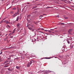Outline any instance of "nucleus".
<instances>
[{
  "label": "nucleus",
  "mask_w": 74,
  "mask_h": 74,
  "mask_svg": "<svg viewBox=\"0 0 74 74\" xmlns=\"http://www.w3.org/2000/svg\"><path fill=\"white\" fill-rule=\"evenodd\" d=\"M21 26V23H18L17 24V26L18 27V29H19L20 28V27Z\"/></svg>",
  "instance_id": "1"
},
{
  "label": "nucleus",
  "mask_w": 74,
  "mask_h": 74,
  "mask_svg": "<svg viewBox=\"0 0 74 74\" xmlns=\"http://www.w3.org/2000/svg\"><path fill=\"white\" fill-rule=\"evenodd\" d=\"M4 22L7 24H11V23L8 22V21L7 20L5 21Z\"/></svg>",
  "instance_id": "2"
},
{
  "label": "nucleus",
  "mask_w": 74,
  "mask_h": 74,
  "mask_svg": "<svg viewBox=\"0 0 74 74\" xmlns=\"http://www.w3.org/2000/svg\"><path fill=\"white\" fill-rule=\"evenodd\" d=\"M51 72H52V71H45V73H46V74H48L49 73H51Z\"/></svg>",
  "instance_id": "3"
},
{
  "label": "nucleus",
  "mask_w": 74,
  "mask_h": 74,
  "mask_svg": "<svg viewBox=\"0 0 74 74\" xmlns=\"http://www.w3.org/2000/svg\"><path fill=\"white\" fill-rule=\"evenodd\" d=\"M31 64H32L31 63H29L27 64V67H30V65H31Z\"/></svg>",
  "instance_id": "4"
},
{
  "label": "nucleus",
  "mask_w": 74,
  "mask_h": 74,
  "mask_svg": "<svg viewBox=\"0 0 74 74\" xmlns=\"http://www.w3.org/2000/svg\"><path fill=\"white\" fill-rule=\"evenodd\" d=\"M17 15H16V13H15L13 15H12L13 17H15V16H16Z\"/></svg>",
  "instance_id": "5"
},
{
  "label": "nucleus",
  "mask_w": 74,
  "mask_h": 74,
  "mask_svg": "<svg viewBox=\"0 0 74 74\" xmlns=\"http://www.w3.org/2000/svg\"><path fill=\"white\" fill-rule=\"evenodd\" d=\"M15 30H16V29L15 28L14 30H13V32H12V34H14V33H15Z\"/></svg>",
  "instance_id": "6"
},
{
  "label": "nucleus",
  "mask_w": 74,
  "mask_h": 74,
  "mask_svg": "<svg viewBox=\"0 0 74 74\" xmlns=\"http://www.w3.org/2000/svg\"><path fill=\"white\" fill-rule=\"evenodd\" d=\"M19 20V16H18L17 17L16 20V21L17 22H18V20Z\"/></svg>",
  "instance_id": "7"
},
{
  "label": "nucleus",
  "mask_w": 74,
  "mask_h": 74,
  "mask_svg": "<svg viewBox=\"0 0 74 74\" xmlns=\"http://www.w3.org/2000/svg\"><path fill=\"white\" fill-rule=\"evenodd\" d=\"M8 70H9V71H12V69H10V68H8Z\"/></svg>",
  "instance_id": "8"
},
{
  "label": "nucleus",
  "mask_w": 74,
  "mask_h": 74,
  "mask_svg": "<svg viewBox=\"0 0 74 74\" xmlns=\"http://www.w3.org/2000/svg\"><path fill=\"white\" fill-rule=\"evenodd\" d=\"M12 33H10L9 34V36H12Z\"/></svg>",
  "instance_id": "9"
},
{
  "label": "nucleus",
  "mask_w": 74,
  "mask_h": 74,
  "mask_svg": "<svg viewBox=\"0 0 74 74\" xmlns=\"http://www.w3.org/2000/svg\"><path fill=\"white\" fill-rule=\"evenodd\" d=\"M32 63H34V61L32 60V61H30V63H31V64H32Z\"/></svg>",
  "instance_id": "10"
},
{
  "label": "nucleus",
  "mask_w": 74,
  "mask_h": 74,
  "mask_svg": "<svg viewBox=\"0 0 74 74\" xmlns=\"http://www.w3.org/2000/svg\"><path fill=\"white\" fill-rule=\"evenodd\" d=\"M28 29L31 30H32V28L31 27H28Z\"/></svg>",
  "instance_id": "11"
},
{
  "label": "nucleus",
  "mask_w": 74,
  "mask_h": 74,
  "mask_svg": "<svg viewBox=\"0 0 74 74\" xmlns=\"http://www.w3.org/2000/svg\"><path fill=\"white\" fill-rule=\"evenodd\" d=\"M67 42L68 43V44H70V41L69 40H67Z\"/></svg>",
  "instance_id": "12"
},
{
  "label": "nucleus",
  "mask_w": 74,
  "mask_h": 74,
  "mask_svg": "<svg viewBox=\"0 0 74 74\" xmlns=\"http://www.w3.org/2000/svg\"><path fill=\"white\" fill-rule=\"evenodd\" d=\"M7 26L8 27H9L10 28V27H10V25H7Z\"/></svg>",
  "instance_id": "13"
},
{
  "label": "nucleus",
  "mask_w": 74,
  "mask_h": 74,
  "mask_svg": "<svg viewBox=\"0 0 74 74\" xmlns=\"http://www.w3.org/2000/svg\"><path fill=\"white\" fill-rule=\"evenodd\" d=\"M16 68L17 69H19L20 68L18 66H16Z\"/></svg>",
  "instance_id": "14"
},
{
  "label": "nucleus",
  "mask_w": 74,
  "mask_h": 74,
  "mask_svg": "<svg viewBox=\"0 0 74 74\" xmlns=\"http://www.w3.org/2000/svg\"><path fill=\"white\" fill-rule=\"evenodd\" d=\"M8 36H7L5 38L6 39V40H8Z\"/></svg>",
  "instance_id": "15"
},
{
  "label": "nucleus",
  "mask_w": 74,
  "mask_h": 74,
  "mask_svg": "<svg viewBox=\"0 0 74 74\" xmlns=\"http://www.w3.org/2000/svg\"><path fill=\"white\" fill-rule=\"evenodd\" d=\"M19 14V10L18 11L16 14Z\"/></svg>",
  "instance_id": "16"
},
{
  "label": "nucleus",
  "mask_w": 74,
  "mask_h": 74,
  "mask_svg": "<svg viewBox=\"0 0 74 74\" xmlns=\"http://www.w3.org/2000/svg\"><path fill=\"white\" fill-rule=\"evenodd\" d=\"M10 13L11 14H14V13H13V12H10Z\"/></svg>",
  "instance_id": "17"
},
{
  "label": "nucleus",
  "mask_w": 74,
  "mask_h": 74,
  "mask_svg": "<svg viewBox=\"0 0 74 74\" xmlns=\"http://www.w3.org/2000/svg\"><path fill=\"white\" fill-rule=\"evenodd\" d=\"M49 33H51V30H48Z\"/></svg>",
  "instance_id": "18"
},
{
  "label": "nucleus",
  "mask_w": 74,
  "mask_h": 74,
  "mask_svg": "<svg viewBox=\"0 0 74 74\" xmlns=\"http://www.w3.org/2000/svg\"><path fill=\"white\" fill-rule=\"evenodd\" d=\"M52 7H47L46 8H51Z\"/></svg>",
  "instance_id": "19"
},
{
  "label": "nucleus",
  "mask_w": 74,
  "mask_h": 74,
  "mask_svg": "<svg viewBox=\"0 0 74 74\" xmlns=\"http://www.w3.org/2000/svg\"><path fill=\"white\" fill-rule=\"evenodd\" d=\"M41 30H44V28H42L41 29Z\"/></svg>",
  "instance_id": "20"
},
{
  "label": "nucleus",
  "mask_w": 74,
  "mask_h": 74,
  "mask_svg": "<svg viewBox=\"0 0 74 74\" xmlns=\"http://www.w3.org/2000/svg\"><path fill=\"white\" fill-rule=\"evenodd\" d=\"M3 21H1V22H0V23H3Z\"/></svg>",
  "instance_id": "21"
},
{
  "label": "nucleus",
  "mask_w": 74,
  "mask_h": 74,
  "mask_svg": "<svg viewBox=\"0 0 74 74\" xmlns=\"http://www.w3.org/2000/svg\"><path fill=\"white\" fill-rule=\"evenodd\" d=\"M1 34H2L1 32H0V36H1Z\"/></svg>",
  "instance_id": "22"
},
{
  "label": "nucleus",
  "mask_w": 74,
  "mask_h": 74,
  "mask_svg": "<svg viewBox=\"0 0 74 74\" xmlns=\"http://www.w3.org/2000/svg\"><path fill=\"white\" fill-rule=\"evenodd\" d=\"M44 31H45V32H47V31H48V30H44Z\"/></svg>",
  "instance_id": "23"
},
{
  "label": "nucleus",
  "mask_w": 74,
  "mask_h": 74,
  "mask_svg": "<svg viewBox=\"0 0 74 74\" xmlns=\"http://www.w3.org/2000/svg\"><path fill=\"white\" fill-rule=\"evenodd\" d=\"M6 39H5H5H4V41H6Z\"/></svg>",
  "instance_id": "24"
},
{
  "label": "nucleus",
  "mask_w": 74,
  "mask_h": 74,
  "mask_svg": "<svg viewBox=\"0 0 74 74\" xmlns=\"http://www.w3.org/2000/svg\"><path fill=\"white\" fill-rule=\"evenodd\" d=\"M2 53V52H1V53H0V54L1 55Z\"/></svg>",
  "instance_id": "25"
},
{
  "label": "nucleus",
  "mask_w": 74,
  "mask_h": 74,
  "mask_svg": "<svg viewBox=\"0 0 74 74\" xmlns=\"http://www.w3.org/2000/svg\"><path fill=\"white\" fill-rule=\"evenodd\" d=\"M13 37V36H11L10 37V38H12Z\"/></svg>",
  "instance_id": "26"
},
{
  "label": "nucleus",
  "mask_w": 74,
  "mask_h": 74,
  "mask_svg": "<svg viewBox=\"0 0 74 74\" xmlns=\"http://www.w3.org/2000/svg\"><path fill=\"white\" fill-rule=\"evenodd\" d=\"M70 30H71V29H70V30H69V32H70Z\"/></svg>",
  "instance_id": "27"
},
{
  "label": "nucleus",
  "mask_w": 74,
  "mask_h": 74,
  "mask_svg": "<svg viewBox=\"0 0 74 74\" xmlns=\"http://www.w3.org/2000/svg\"><path fill=\"white\" fill-rule=\"evenodd\" d=\"M11 56H9V58H10V59H11Z\"/></svg>",
  "instance_id": "28"
},
{
  "label": "nucleus",
  "mask_w": 74,
  "mask_h": 74,
  "mask_svg": "<svg viewBox=\"0 0 74 74\" xmlns=\"http://www.w3.org/2000/svg\"><path fill=\"white\" fill-rule=\"evenodd\" d=\"M43 15H46V14H43Z\"/></svg>",
  "instance_id": "29"
},
{
  "label": "nucleus",
  "mask_w": 74,
  "mask_h": 74,
  "mask_svg": "<svg viewBox=\"0 0 74 74\" xmlns=\"http://www.w3.org/2000/svg\"><path fill=\"white\" fill-rule=\"evenodd\" d=\"M50 30H52V31H53V29H50Z\"/></svg>",
  "instance_id": "30"
},
{
  "label": "nucleus",
  "mask_w": 74,
  "mask_h": 74,
  "mask_svg": "<svg viewBox=\"0 0 74 74\" xmlns=\"http://www.w3.org/2000/svg\"><path fill=\"white\" fill-rule=\"evenodd\" d=\"M27 4H29V3H27Z\"/></svg>",
  "instance_id": "31"
},
{
  "label": "nucleus",
  "mask_w": 74,
  "mask_h": 74,
  "mask_svg": "<svg viewBox=\"0 0 74 74\" xmlns=\"http://www.w3.org/2000/svg\"><path fill=\"white\" fill-rule=\"evenodd\" d=\"M40 16H42V17H43V15H41Z\"/></svg>",
  "instance_id": "32"
},
{
  "label": "nucleus",
  "mask_w": 74,
  "mask_h": 74,
  "mask_svg": "<svg viewBox=\"0 0 74 74\" xmlns=\"http://www.w3.org/2000/svg\"><path fill=\"white\" fill-rule=\"evenodd\" d=\"M11 24L12 25H13V24H12V22Z\"/></svg>",
  "instance_id": "33"
},
{
  "label": "nucleus",
  "mask_w": 74,
  "mask_h": 74,
  "mask_svg": "<svg viewBox=\"0 0 74 74\" xmlns=\"http://www.w3.org/2000/svg\"><path fill=\"white\" fill-rule=\"evenodd\" d=\"M7 62H6V61H5L4 63H7Z\"/></svg>",
  "instance_id": "34"
},
{
  "label": "nucleus",
  "mask_w": 74,
  "mask_h": 74,
  "mask_svg": "<svg viewBox=\"0 0 74 74\" xmlns=\"http://www.w3.org/2000/svg\"><path fill=\"white\" fill-rule=\"evenodd\" d=\"M38 30H40V28H39L38 29Z\"/></svg>",
  "instance_id": "35"
},
{
  "label": "nucleus",
  "mask_w": 74,
  "mask_h": 74,
  "mask_svg": "<svg viewBox=\"0 0 74 74\" xmlns=\"http://www.w3.org/2000/svg\"><path fill=\"white\" fill-rule=\"evenodd\" d=\"M32 32H34V29H32Z\"/></svg>",
  "instance_id": "36"
},
{
  "label": "nucleus",
  "mask_w": 74,
  "mask_h": 74,
  "mask_svg": "<svg viewBox=\"0 0 74 74\" xmlns=\"http://www.w3.org/2000/svg\"><path fill=\"white\" fill-rule=\"evenodd\" d=\"M7 35H8V34H6L5 35V36H7Z\"/></svg>",
  "instance_id": "37"
},
{
  "label": "nucleus",
  "mask_w": 74,
  "mask_h": 74,
  "mask_svg": "<svg viewBox=\"0 0 74 74\" xmlns=\"http://www.w3.org/2000/svg\"><path fill=\"white\" fill-rule=\"evenodd\" d=\"M10 8H11V7L9 8H8V9H9Z\"/></svg>",
  "instance_id": "38"
},
{
  "label": "nucleus",
  "mask_w": 74,
  "mask_h": 74,
  "mask_svg": "<svg viewBox=\"0 0 74 74\" xmlns=\"http://www.w3.org/2000/svg\"><path fill=\"white\" fill-rule=\"evenodd\" d=\"M56 32H58V31L56 30Z\"/></svg>",
  "instance_id": "39"
},
{
  "label": "nucleus",
  "mask_w": 74,
  "mask_h": 74,
  "mask_svg": "<svg viewBox=\"0 0 74 74\" xmlns=\"http://www.w3.org/2000/svg\"><path fill=\"white\" fill-rule=\"evenodd\" d=\"M8 66H5V67H7Z\"/></svg>",
  "instance_id": "40"
},
{
  "label": "nucleus",
  "mask_w": 74,
  "mask_h": 74,
  "mask_svg": "<svg viewBox=\"0 0 74 74\" xmlns=\"http://www.w3.org/2000/svg\"><path fill=\"white\" fill-rule=\"evenodd\" d=\"M32 27H33V25H32Z\"/></svg>",
  "instance_id": "41"
},
{
  "label": "nucleus",
  "mask_w": 74,
  "mask_h": 74,
  "mask_svg": "<svg viewBox=\"0 0 74 74\" xmlns=\"http://www.w3.org/2000/svg\"><path fill=\"white\" fill-rule=\"evenodd\" d=\"M8 64H10V62Z\"/></svg>",
  "instance_id": "42"
},
{
  "label": "nucleus",
  "mask_w": 74,
  "mask_h": 74,
  "mask_svg": "<svg viewBox=\"0 0 74 74\" xmlns=\"http://www.w3.org/2000/svg\"><path fill=\"white\" fill-rule=\"evenodd\" d=\"M20 19H21V18H20Z\"/></svg>",
  "instance_id": "43"
},
{
  "label": "nucleus",
  "mask_w": 74,
  "mask_h": 74,
  "mask_svg": "<svg viewBox=\"0 0 74 74\" xmlns=\"http://www.w3.org/2000/svg\"><path fill=\"white\" fill-rule=\"evenodd\" d=\"M13 23H14V22H13Z\"/></svg>",
  "instance_id": "44"
}]
</instances>
